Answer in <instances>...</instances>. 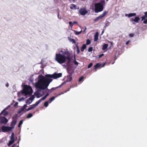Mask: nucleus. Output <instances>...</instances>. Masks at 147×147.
I'll use <instances>...</instances> for the list:
<instances>
[{"mask_svg": "<svg viewBox=\"0 0 147 147\" xmlns=\"http://www.w3.org/2000/svg\"><path fill=\"white\" fill-rule=\"evenodd\" d=\"M62 76L61 73H57L56 72L52 75L49 74L46 75H45L46 78L40 75L38 77H40V78L38 81L37 84L38 87L40 89H45L47 88L49 83L53 80L52 78L56 79L61 77Z\"/></svg>", "mask_w": 147, "mask_h": 147, "instance_id": "obj_1", "label": "nucleus"}, {"mask_svg": "<svg viewBox=\"0 0 147 147\" xmlns=\"http://www.w3.org/2000/svg\"><path fill=\"white\" fill-rule=\"evenodd\" d=\"M55 59L59 63L61 64L65 62L66 60H67L66 64H69L71 63V58L68 56L66 57L64 55L60 53L56 54L55 55Z\"/></svg>", "mask_w": 147, "mask_h": 147, "instance_id": "obj_2", "label": "nucleus"}, {"mask_svg": "<svg viewBox=\"0 0 147 147\" xmlns=\"http://www.w3.org/2000/svg\"><path fill=\"white\" fill-rule=\"evenodd\" d=\"M105 4V1L104 0L100 2L95 4V12L98 13L103 11L104 8V6Z\"/></svg>", "mask_w": 147, "mask_h": 147, "instance_id": "obj_3", "label": "nucleus"}, {"mask_svg": "<svg viewBox=\"0 0 147 147\" xmlns=\"http://www.w3.org/2000/svg\"><path fill=\"white\" fill-rule=\"evenodd\" d=\"M32 90L31 87L30 86L25 85L23 91L22 93L25 94V95H30L32 93Z\"/></svg>", "mask_w": 147, "mask_h": 147, "instance_id": "obj_4", "label": "nucleus"}, {"mask_svg": "<svg viewBox=\"0 0 147 147\" xmlns=\"http://www.w3.org/2000/svg\"><path fill=\"white\" fill-rule=\"evenodd\" d=\"M12 120L10 124L11 127H13V129L14 128V127L16 125L17 122V116H13L12 117Z\"/></svg>", "mask_w": 147, "mask_h": 147, "instance_id": "obj_5", "label": "nucleus"}, {"mask_svg": "<svg viewBox=\"0 0 147 147\" xmlns=\"http://www.w3.org/2000/svg\"><path fill=\"white\" fill-rule=\"evenodd\" d=\"M78 11L80 14L82 16H84L88 13V11L85 8H80Z\"/></svg>", "mask_w": 147, "mask_h": 147, "instance_id": "obj_6", "label": "nucleus"}, {"mask_svg": "<svg viewBox=\"0 0 147 147\" xmlns=\"http://www.w3.org/2000/svg\"><path fill=\"white\" fill-rule=\"evenodd\" d=\"M12 127L9 126H2L1 127V129L3 132H7L11 131L13 129Z\"/></svg>", "mask_w": 147, "mask_h": 147, "instance_id": "obj_7", "label": "nucleus"}, {"mask_svg": "<svg viewBox=\"0 0 147 147\" xmlns=\"http://www.w3.org/2000/svg\"><path fill=\"white\" fill-rule=\"evenodd\" d=\"M144 15L141 17V21H142L145 20L143 22L144 24H147V11L144 13Z\"/></svg>", "mask_w": 147, "mask_h": 147, "instance_id": "obj_8", "label": "nucleus"}, {"mask_svg": "<svg viewBox=\"0 0 147 147\" xmlns=\"http://www.w3.org/2000/svg\"><path fill=\"white\" fill-rule=\"evenodd\" d=\"M8 121V119L5 117H1L0 119V123H1L5 124Z\"/></svg>", "mask_w": 147, "mask_h": 147, "instance_id": "obj_9", "label": "nucleus"}, {"mask_svg": "<svg viewBox=\"0 0 147 147\" xmlns=\"http://www.w3.org/2000/svg\"><path fill=\"white\" fill-rule=\"evenodd\" d=\"M61 52L63 54V55H66V57L68 56L69 58H71L70 53L68 51H66L64 52L62 51Z\"/></svg>", "mask_w": 147, "mask_h": 147, "instance_id": "obj_10", "label": "nucleus"}, {"mask_svg": "<svg viewBox=\"0 0 147 147\" xmlns=\"http://www.w3.org/2000/svg\"><path fill=\"white\" fill-rule=\"evenodd\" d=\"M136 15V14L135 13H130L129 14H126L125 16H128L129 17L135 16Z\"/></svg>", "mask_w": 147, "mask_h": 147, "instance_id": "obj_11", "label": "nucleus"}, {"mask_svg": "<svg viewBox=\"0 0 147 147\" xmlns=\"http://www.w3.org/2000/svg\"><path fill=\"white\" fill-rule=\"evenodd\" d=\"M67 71L69 75L72 76L74 72V71L71 69H67Z\"/></svg>", "mask_w": 147, "mask_h": 147, "instance_id": "obj_12", "label": "nucleus"}, {"mask_svg": "<svg viewBox=\"0 0 147 147\" xmlns=\"http://www.w3.org/2000/svg\"><path fill=\"white\" fill-rule=\"evenodd\" d=\"M140 18L138 17H136L134 19H132L131 20L133 21L136 23L138 22L140 20Z\"/></svg>", "mask_w": 147, "mask_h": 147, "instance_id": "obj_13", "label": "nucleus"}, {"mask_svg": "<svg viewBox=\"0 0 147 147\" xmlns=\"http://www.w3.org/2000/svg\"><path fill=\"white\" fill-rule=\"evenodd\" d=\"M98 33L97 32L94 35V41H97L98 40Z\"/></svg>", "mask_w": 147, "mask_h": 147, "instance_id": "obj_14", "label": "nucleus"}, {"mask_svg": "<svg viewBox=\"0 0 147 147\" xmlns=\"http://www.w3.org/2000/svg\"><path fill=\"white\" fill-rule=\"evenodd\" d=\"M103 17L101 15L99 16L96 17L94 20V21L95 22H96L98 20L102 19V18H103Z\"/></svg>", "mask_w": 147, "mask_h": 147, "instance_id": "obj_15", "label": "nucleus"}, {"mask_svg": "<svg viewBox=\"0 0 147 147\" xmlns=\"http://www.w3.org/2000/svg\"><path fill=\"white\" fill-rule=\"evenodd\" d=\"M101 65V64L100 63H97L94 66V69H96L97 68L100 67Z\"/></svg>", "mask_w": 147, "mask_h": 147, "instance_id": "obj_16", "label": "nucleus"}, {"mask_svg": "<svg viewBox=\"0 0 147 147\" xmlns=\"http://www.w3.org/2000/svg\"><path fill=\"white\" fill-rule=\"evenodd\" d=\"M86 44H84L83 45L82 47L81 48V51L83 52L84 50L86 48Z\"/></svg>", "mask_w": 147, "mask_h": 147, "instance_id": "obj_17", "label": "nucleus"}, {"mask_svg": "<svg viewBox=\"0 0 147 147\" xmlns=\"http://www.w3.org/2000/svg\"><path fill=\"white\" fill-rule=\"evenodd\" d=\"M108 46V45L107 44H105L103 45L102 46V49L103 50H105L106 49Z\"/></svg>", "mask_w": 147, "mask_h": 147, "instance_id": "obj_18", "label": "nucleus"}, {"mask_svg": "<svg viewBox=\"0 0 147 147\" xmlns=\"http://www.w3.org/2000/svg\"><path fill=\"white\" fill-rule=\"evenodd\" d=\"M72 76H67V81L68 82H70L72 80Z\"/></svg>", "mask_w": 147, "mask_h": 147, "instance_id": "obj_19", "label": "nucleus"}, {"mask_svg": "<svg viewBox=\"0 0 147 147\" xmlns=\"http://www.w3.org/2000/svg\"><path fill=\"white\" fill-rule=\"evenodd\" d=\"M76 5L72 4L71 5V6L70 7V8L71 9H76Z\"/></svg>", "mask_w": 147, "mask_h": 147, "instance_id": "obj_20", "label": "nucleus"}, {"mask_svg": "<svg viewBox=\"0 0 147 147\" xmlns=\"http://www.w3.org/2000/svg\"><path fill=\"white\" fill-rule=\"evenodd\" d=\"M31 106L32 107H29L27 109V111H28L32 109H33L35 108V107H34L33 105H32Z\"/></svg>", "mask_w": 147, "mask_h": 147, "instance_id": "obj_21", "label": "nucleus"}, {"mask_svg": "<svg viewBox=\"0 0 147 147\" xmlns=\"http://www.w3.org/2000/svg\"><path fill=\"white\" fill-rule=\"evenodd\" d=\"M10 140H13V141H14L15 142V140L14 138V134L13 132H12L11 134V136Z\"/></svg>", "mask_w": 147, "mask_h": 147, "instance_id": "obj_22", "label": "nucleus"}, {"mask_svg": "<svg viewBox=\"0 0 147 147\" xmlns=\"http://www.w3.org/2000/svg\"><path fill=\"white\" fill-rule=\"evenodd\" d=\"M4 113L3 114L5 116H6V115H7L8 114V113L7 112L5 111V110H4L1 112V113H0V114L1 115L2 114Z\"/></svg>", "mask_w": 147, "mask_h": 147, "instance_id": "obj_23", "label": "nucleus"}, {"mask_svg": "<svg viewBox=\"0 0 147 147\" xmlns=\"http://www.w3.org/2000/svg\"><path fill=\"white\" fill-rule=\"evenodd\" d=\"M24 108H23V107H21L19 110L18 111V114L20 113L21 112L23 111L24 110Z\"/></svg>", "mask_w": 147, "mask_h": 147, "instance_id": "obj_24", "label": "nucleus"}, {"mask_svg": "<svg viewBox=\"0 0 147 147\" xmlns=\"http://www.w3.org/2000/svg\"><path fill=\"white\" fill-rule=\"evenodd\" d=\"M14 142V141H13V140H10L9 141V143L8 144V146H10Z\"/></svg>", "mask_w": 147, "mask_h": 147, "instance_id": "obj_25", "label": "nucleus"}, {"mask_svg": "<svg viewBox=\"0 0 147 147\" xmlns=\"http://www.w3.org/2000/svg\"><path fill=\"white\" fill-rule=\"evenodd\" d=\"M55 97L54 96L50 98L49 100V103H51L53 100H54L55 99Z\"/></svg>", "mask_w": 147, "mask_h": 147, "instance_id": "obj_26", "label": "nucleus"}, {"mask_svg": "<svg viewBox=\"0 0 147 147\" xmlns=\"http://www.w3.org/2000/svg\"><path fill=\"white\" fill-rule=\"evenodd\" d=\"M41 102V101L39 100L37 102H36V103L35 104H33L34 105L35 107L36 106H37L39 103Z\"/></svg>", "mask_w": 147, "mask_h": 147, "instance_id": "obj_27", "label": "nucleus"}, {"mask_svg": "<svg viewBox=\"0 0 147 147\" xmlns=\"http://www.w3.org/2000/svg\"><path fill=\"white\" fill-rule=\"evenodd\" d=\"M90 43L91 40L89 39H87L86 40V45H89L90 44Z\"/></svg>", "mask_w": 147, "mask_h": 147, "instance_id": "obj_28", "label": "nucleus"}, {"mask_svg": "<svg viewBox=\"0 0 147 147\" xmlns=\"http://www.w3.org/2000/svg\"><path fill=\"white\" fill-rule=\"evenodd\" d=\"M108 13V11H105L101 15L104 17Z\"/></svg>", "mask_w": 147, "mask_h": 147, "instance_id": "obj_29", "label": "nucleus"}, {"mask_svg": "<svg viewBox=\"0 0 147 147\" xmlns=\"http://www.w3.org/2000/svg\"><path fill=\"white\" fill-rule=\"evenodd\" d=\"M23 122V121L22 120H21L18 124V127H20L21 125L22 124Z\"/></svg>", "mask_w": 147, "mask_h": 147, "instance_id": "obj_30", "label": "nucleus"}, {"mask_svg": "<svg viewBox=\"0 0 147 147\" xmlns=\"http://www.w3.org/2000/svg\"><path fill=\"white\" fill-rule=\"evenodd\" d=\"M76 47H77V53L78 54L80 53V51L79 48V47L78 46V44H77L76 45Z\"/></svg>", "mask_w": 147, "mask_h": 147, "instance_id": "obj_31", "label": "nucleus"}, {"mask_svg": "<svg viewBox=\"0 0 147 147\" xmlns=\"http://www.w3.org/2000/svg\"><path fill=\"white\" fill-rule=\"evenodd\" d=\"M34 98V96H30L29 98L28 99L29 100H30L32 102V100H33Z\"/></svg>", "mask_w": 147, "mask_h": 147, "instance_id": "obj_32", "label": "nucleus"}, {"mask_svg": "<svg viewBox=\"0 0 147 147\" xmlns=\"http://www.w3.org/2000/svg\"><path fill=\"white\" fill-rule=\"evenodd\" d=\"M32 102L30 100H29L28 99L27 101L26 102V103H27V104L29 105L30 104H31L32 103Z\"/></svg>", "mask_w": 147, "mask_h": 147, "instance_id": "obj_33", "label": "nucleus"}, {"mask_svg": "<svg viewBox=\"0 0 147 147\" xmlns=\"http://www.w3.org/2000/svg\"><path fill=\"white\" fill-rule=\"evenodd\" d=\"M69 40L72 42L73 44H75L76 43V42L74 39L73 38H70Z\"/></svg>", "mask_w": 147, "mask_h": 147, "instance_id": "obj_34", "label": "nucleus"}, {"mask_svg": "<svg viewBox=\"0 0 147 147\" xmlns=\"http://www.w3.org/2000/svg\"><path fill=\"white\" fill-rule=\"evenodd\" d=\"M32 116V114L31 113H30L28 114L27 116V118H30Z\"/></svg>", "mask_w": 147, "mask_h": 147, "instance_id": "obj_35", "label": "nucleus"}, {"mask_svg": "<svg viewBox=\"0 0 147 147\" xmlns=\"http://www.w3.org/2000/svg\"><path fill=\"white\" fill-rule=\"evenodd\" d=\"M75 34L76 35H78L80 34L82 32V31L80 32L75 31Z\"/></svg>", "mask_w": 147, "mask_h": 147, "instance_id": "obj_36", "label": "nucleus"}, {"mask_svg": "<svg viewBox=\"0 0 147 147\" xmlns=\"http://www.w3.org/2000/svg\"><path fill=\"white\" fill-rule=\"evenodd\" d=\"M44 105L46 107H47L48 105V102L47 101L45 102L44 104Z\"/></svg>", "mask_w": 147, "mask_h": 147, "instance_id": "obj_37", "label": "nucleus"}, {"mask_svg": "<svg viewBox=\"0 0 147 147\" xmlns=\"http://www.w3.org/2000/svg\"><path fill=\"white\" fill-rule=\"evenodd\" d=\"M63 85V83L61 85H60L59 87H57L56 88H58L59 87H61ZM56 88H52L50 90H55Z\"/></svg>", "mask_w": 147, "mask_h": 147, "instance_id": "obj_38", "label": "nucleus"}, {"mask_svg": "<svg viewBox=\"0 0 147 147\" xmlns=\"http://www.w3.org/2000/svg\"><path fill=\"white\" fill-rule=\"evenodd\" d=\"M93 50V48L92 47H90L88 49V51L89 52H91Z\"/></svg>", "mask_w": 147, "mask_h": 147, "instance_id": "obj_39", "label": "nucleus"}, {"mask_svg": "<svg viewBox=\"0 0 147 147\" xmlns=\"http://www.w3.org/2000/svg\"><path fill=\"white\" fill-rule=\"evenodd\" d=\"M93 65V64L92 63H90L88 66V68H90Z\"/></svg>", "mask_w": 147, "mask_h": 147, "instance_id": "obj_40", "label": "nucleus"}, {"mask_svg": "<svg viewBox=\"0 0 147 147\" xmlns=\"http://www.w3.org/2000/svg\"><path fill=\"white\" fill-rule=\"evenodd\" d=\"M84 77L83 76H82L80 77L79 79V82H81L83 79Z\"/></svg>", "mask_w": 147, "mask_h": 147, "instance_id": "obj_41", "label": "nucleus"}, {"mask_svg": "<svg viewBox=\"0 0 147 147\" xmlns=\"http://www.w3.org/2000/svg\"><path fill=\"white\" fill-rule=\"evenodd\" d=\"M49 95V94L48 93H47L44 97H43V98L45 99Z\"/></svg>", "mask_w": 147, "mask_h": 147, "instance_id": "obj_42", "label": "nucleus"}, {"mask_svg": "<svg viewBox=\"0 0 147 147\" xmlns=\"http://www.w3.org/2000/svg\"><path fill=\"white\" fill-rule=\"evenodd\" d=\"M129 35L130 37H133L134 36V34L133 33H131L129 34Z\"/></svg>", "mask_w": 147, "mask_h": 147, "instance_id": "obj_43", "label": "nucleus"}, {"mask_svg": "<svg viewBox=\"0 0 147 147\" xmlns=\"http://www.w3.org/2000/svg\"><path fill=\"white\" fill-rule=\"evenodd\" d=\"M57 17L58 18H59L60 19H61V16H59V12L58 11V13H57Z\"/></svg>", "mask_w": 147, "mask_h": 147, "instance_id": "obj_44", "label": "nucleus"}, {"mask_svg": "<svg viewBox=\"0 0 147 147\" xmlns=\"http://www.w3.org/2000/svg\"><path fill=\"white\" fill-rule=\"evenodd\" d=\"M104 55V54H101L99 55H98V58H100L103 56Z\"/></svg>", "mask_w": 147, "mask_h": 147, "instance_id": "obj_45", "label": "nucleus"}, {"mask_svg": "<svg viewBox=\"0 0 147 147\" xmlns=\"http://www.w3.org/2000/svg\"><path fill=\"white\" fill-rule=\"evenodd\" d=\"M23 108L25 109L27 107V105L26 104H25L24 105V106L22 107Z\"/></svg>", "mask_w": 147, "mask_h": 147, "instance_id": "obj_46", "label": "nucleus"}, {"mask_svg": "<svg viewBox=\"0 0 147 147\" xmlns=\"http://www.w3.org/2000/svg\"><path fill=\"white\" fill-rule=\"evenodd\" d=\"M69 23L70 26H72L73 24H72V23L71 22H69Z\"/></svg>", "mask_w": 147, "mask_h": 147, "instance_id": "obj_47", "label": "nucleus"}, {"mask_svg": "<svg viewBox=\"0 0 147 147\" xmlns=\"http://www.w3.org/2000/svg\"><path fill=\"white\" fill-rule=\"evenodd\" d=\"M74 63L76 65H78V62L76 61H74Z\"/></svg>", "mask_w": 147, "mask_h": 147, "instance_id": "obj_48", "label": "nucleus"}, {"mask_svg": "<svg viewBox=\"0 0 147 147\" xmlns=\"http://www.w3.org/2000/svg\"><path fill=\"white\" fill-rule=\"evenodd\" d=\"M44 100H45V99H44L43 97H42V98H41L40 99V101H41V102L42 101Z\"/></svg>", "mask_w": 147, "mask_h": 147, "instance_id": "obj_49", "label": "nucleus"}, {"mask_svg": "<svg viewBox=\"0 0 147 147\" xmlns=\"http://www.w3.org/2000/svg\"><path fill=\"white\" fill-rule=\"evenodd\" d=\"M24 98H23V97H22V98H20V99L19 100V101H21L22 100H24Z\"/></svg>", "mask_w": 147, "mask_h": 147, "instance_id": "obj_50", "label": "nucleus"}, {"mask_svg": "<svg viewBox=\"0 0 147 147\" xmlns=\"http://www.w3.org/2000/svg\"><path fill=\"white\" fill-rule=\"evenodd\" d=\"M77 23H78V22L76 21H74V22H73V24H77Z\"/></svg>", "mask_w": 147, "mask_h": 147, "instance_id": "obj_51", "label": "nucleus"}, {"mask_svg": "<svg viewBox=\"0 0 147 147\" xmlns=\"http://www.w3.org/2000/svg\"><path fill=\"white\" fill-rule=\"evenodd\" d=\"M16 145L15 144H13L11 147H16Z\"/></svg>", "mask_w": 147, "mask_h": 147, "instance_id": "obj_52", "label": "nucleus"}, {"mask_svg": "<svg viewBox=\"0 0 147 147\" xmlns=\"http://www.w3.org/2000/svg\"><path fill=\"white\" fill-rule=\"evenodd\" d=\"M18 104V102H16L15 103V104L14 105L15 106H16Z\"/></svg>", "mask_w": 147, "mask_h": 147, "instance_id": "obj_53", "label": "nucleus"}, {"mask_svg": "<svg viewBox=\"0 0 147 147\" xmlns=\"http://www.w3.org/2000/svg\"><path fill=\"white\" fill-rule=\"evenodd\" d=\"M9 84L8 83H7L6 84V86H7V87H8L9 86Z\"/></svg>", "mask_w": 147, "mask_h": 147, "instance_id": "obj_54", "label": "nucleus"}, {"mask_svg": "<svg viewBox=\"0 0 147 147\" xmlns=\"http://www.w3.org/2000/svg\"><path fill=\"white\" fill-rule=\"evenodd\" d=\"M64 92H61V93L60 94H58V95H61V94H64Z\"/></svg>", "mask_w": 147, "mask_h": 147, "instance_id": "obj_55", "label": "nucleus"}, {"mask_svg": "<svg viewBox=\"0 0 147 147\" xmlns=\"http://www.w3.org/2000/svg\"><path fill=\"white\" fill-rule=\"evenodd\" d=\"M105 63H104V64H103L102 66V67H104L105 65Z\"/></svg>", "mask_w": 147, "mask_h": 147, "instance_id": "obj_56", "label": "nucleus"}, {"mask_svg": "<svg viewBox=\"0 0 147 147\" xmlns=\"http://www.w3.org/2000/svg\"><path fill=\"white\" fill-rule=\"evenodd\" d=\"M129 42V41H127L126 42V44L127 45L128 44Z\"/></svg>", "mask_w": 147, "mask_h": 147, "instance_id": "obj_57", "label": "nucleus"}, {"mask_svg": "<svg viewBox=\"0 0 147 147\" xmlns=\"http://www.w3.org/2000/svg\"><path fill=\"white\" fill-rule=\"evenodd\" d=\"M104 31H102V34H103V33H104Z\"/></svg>", "mask_w": 147, "mask_h": 147, "instance_id": "obj_58", "label": "nucleus"}, {"mask_svg": "<svg viewBox=\"0 0 147 147\" xmlns=\"http://www.w3.org/2000/svg\"><path fill=\"white\" fill-rule=\"evenodd\" d=\"M69 90H67V91H68ZM67 91H66L65 92H67Z\"/></svg>", "mask_w": 147, "mask_h": 147, "instance_id": "obj_59", "label": "nucleus"}, {"mask_svg": "<svg viewBox=\"0 0 147 147\" xmlns=\"http://www.w3.org/2000/svg\"><path fill=\"white\" fill-rule=\"evenodd\" d=\"M47 90L49 91L50 90H49V89H47Z\"/></svg>", "mask_w": 147, "mask_h": 147, "instance_id": "obj_60", "label": "nucleus"}, {"mask_svg": "<svg viewBox=\"0 0 147 147\" xmlns=\"http://www.w3.org/2000/svg\"><path fill=\"white\" fill-rule=\"evenodd\" d=\"M109 0H106V1H107Z\"/></svg>", "mask_w": 147, "mask_h": 147, "instance_id": "obj_61", "label": "nucleus"}, {"mask_svg": "<svg viewBox=\"0 0 147 147\" xmlns=\"http://www.w3.org/2000/svg\"><path fill=\"white\" fill-rule=\"evenodd\" d=\"M86 28H85V30H86Z\"/></svg>", "mask_w": 147, "mask_h": 147, "instance_id": "obj_62", "label": "nucleus"}]
</instances>
